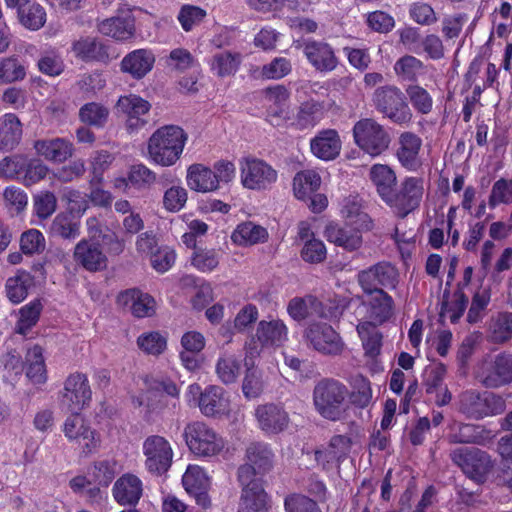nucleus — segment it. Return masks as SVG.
<instances>
[{"instance_id":"f257e3e1","label":"nucleus","mask_w":512,"mask_h":512,"mask_svg":"<svg viewBox=\"0 0 512 512\" xmlns=\"http://www.w3.org/2000/svg\"><path fill=\"white\" fill-rule=\"evenodd\" d=\"M248 463L238 468L237 476L242 493L238 512H266L268 495L258 475L268 472L273 466V452L267 444L252 443L246 450Z\"/></svg>"},{"instance_id":"f03ea898","label":"nucleus","mask_w":512,"mask_h":512,"mask_svg":"<svg viewBox=\"0 0 512 512\" xmlns=\"http://www.w3.org/2000/svg\"><path fill=\"white\" fill-rule=\"evenodd\" d=\"M349 390L341 381L334 378H322L312 392L316 412L329 421L344 419L349 408Z\"/></svg>"},{"instance_id":"7ed1b4c3","label":"nucleus","mask_w":512,"mask_h":512,"mask_svg":"<svg viewBox=\"0 0 512 512\" xmlns=\"http://www.w3.org/2000/svg\"><path fill=\"white\" fill-rule=\"evenodd\" d=\"M187 139V133L179 126L160 127L149 138L148 155L160 166H172L180 159Z\"/></svg>"},{"instance_id":"20e7f679","label":"nucleus","mask_w":512,"mask_h":512,"mask_svg":"<svg viewBox=\"0 0 512 512\" xmlns=\"http://www.w3.org/2000/svg\"><path fill=\"white\" fill-rule=\"evenodd\" d=\"M506 402L503 397L492 392L466 390L459 396V411L469 419L481 420L504 412Z\"/></svg>"},{"instance_id":"39448f33","label":"nucleus","mask_w":512,"mask_h":512,"mask_svg":"<svg viewBox=\"0 0 512 512\" xmlns=\"http://www.w3.org/2000/svg\"><path fill=\"white\" fill-rule=\"evenodd\" d=\"M423 193V178L410 176L401 182L399 190L395 187L383 202L390 207L395 216L404 219L419 208Z\"/></svg>"},{"instance_id":"423d86ee","label":"nucleus","mask_w":512,"mask_h":512,"mask_svg":"<svg viewBox=\"0 0 512 512\" xmlns=\"http://www.w3.org/2000/svg\"><path fill=\"white\" fill-rule=\"evenodd\" d=\"M183 436L189 450L200 457L215 456L225 446L223 438L206 423L200 421L187 424Z\"/></svg>"},{"instance_id":"0eeeda50","label":"nucleus","mask_w":512,"mask_h":512,"mask_svg":"<svg viewBox=\"0 0 512 512\" xmlns=\"http://www.w3.org/2000/svg\"><path fill=\"white\" fill-rule=\"evenodd\" d=\"M353 138L356 145L372 157L381 155L391 142L389 133L372 118H363L354 124Z\"/></svg>"},{"instance_id":"6e6552de","label":"nucleus","mask_w":512,"mask_h":512,"mask_svg":"<svg viewBox=\"0 0 512 512\" xmlns=\"http://www.w3.org/2000/svg\"><path fill=\"white\" fill-rule=\"evenodd\" d=\"M373 103L378 112L396 124L408 123L412 118L405 95L396 86L377 88L373 94Z\"/></svg>"},{"instance_id":"1a4fd4ad","label":"nucleus","mask_w":512,"mask_h":512,"mask_svg":"<svg viewBox=\"0 0 512 512\" xmlns=\"http://www.w3.org/2000/svg\"><path fill=\"white\" fill-rule=\"evenodd\" d=\"M400 274L395 265L389 261H380L360 270L357 273V283L364 293L393 290L399 283Z\"/></svg>"},{"instance_id":"9d476101","label":"nucleus","mask_w":512,"mask_h":512,"mask_svg":"<svg viewBox=\"0 0 512 512\" xmlns=\"http://www.w3.org/2000/svg\"><path fill=\"white\" fill-rule=\"evenodd\" d=\"M450 458L469 478L478 482H483L493 468L490 455L475 447L454 449Z\"/></svg>"},{"instance_id":"9b49d317","label":"nucleus","mask_w":512,"mask_h":512,"mask_svg":"<svg viewBox=\"0 0 512 512\" xmlns=\"http://www.w3.org/2000/svg\"><path fill=\"white\" fill-rule=\"evenodd\" d=\"M307 343L324 355H339L344 349V342L339 333L328 323L313 322L304 331Z\"/></svg>"},{"instance_id":"f8f14e48","label":"nucleus","mask_w":512,"mask_h":512,"mask_svg":"<svg viewBox=\"0 0 512 512\" xmlns=\"http://www.w3.org/2000/svg\"><path fill=\"white\" fill-rule=\"evenodd\" d=\"M241 182L251 190H266L277 181V171L264 160L248 157L240 162Z\"/></svg>"},{"instance_id":"ddd939ff","label":"nucleus","mask_w":512,"mask_h":512,"mask_svg":"<svg viewBox=\"0 0 512 512\" xmlns=\"http://www.w3.org/2000/svg\"><path fill=\"white\" fill-rule=\"evenodd\" d=\"M145 467L153 475H162L169 470L173 459V450L167 439L160 435L148 436L143 442Z\"/></svg>"},{"instance_id":"4468645a","label":"nucleus","mask_w":512,"mask_h":512,"mask_svg":"<svg viewBox=\"0 0 512 512\" xmlns=\"http://www.w3.org/2000/svg\"><path fill=\"white\" fill-rule=\"evenodd\" d=\"M92 391L85 374L75 372L64 382L60 404L69 412H81L89 404Z\"/></svg>"},{"instance_id":"2eb2a0df","label":"nucleus","mask_w":512,"mask_h":512,"mask_svg":"<svg viewBox=\"0 0 512 512\" xmlns=\"http://www.w3.org/2000/svg\"><path fill=\"white\" fill-rule=\"evenodd\" d=\"M480 383L486 388H499L512 382V354L500 353L479 375Z\"/></svg>"},{"instance_id":"dca6fc26","label":"nucleus","mask_w":512,"mask_h":512,"mask_svg":"<svg viewBox=\"0 0 512 512\" xmlns=\"http://www.w3.org/2000/svg\"><path fill=\"white\" fill-rule=\"evenodd\" d=\"M302 51L309 64L318 72H331L338 65L334 49L324 41L305 40Z\"/></svg>"},{"instance_id":"f3484780","label":"nucleus","mask_w":512,"mask_h":512,"mask_svg":"<svg viewBox=\"0 0 512 512\" xmlns=\"http://www.w3.org/2000/svg\"><path fill=\"white\" fill-rule=\"evenodd\" d=\"M189 390L193 394L200 393L198 406L200 411L207 417L225 414L229 410V400L225 390L216 385H211L200 392V386L190 385Z\"/></svg>"},{"instance_id":"a211bd4d","label":"nucleus","mask_w":512,"mask_h":512,"mask_svg":"<svg viewBox=\"0 0 512 512\" xmlns=\"http://www.w3.org/2000/svg\"><path fill=\"white\" fill-rule=\"evenodd\" d=\"M73 257L77 264L90 272L101 271L107 267L108 260L101 245L92 240H80L74 248Z\"/></svg>"},{"instance_id":"6ab92c4d","label":"nucleus","mask_w":512,"mask_h":512,"mask_svg":"<svg viewBox=\"0 0 512 512\" xmlns=\"http://www.w3.org/2000/svg\"><path fill=\"white\" fill-rule=\"evenodd\" d=\"M422 139L413 132H403L398 138L396 157L403 168L415 172L422 166L420 150Z\"/></svg>"},{"instance_id":"aec40b11","label":"nucleus","mask_w":512,"mask_h":512,"mask_svg":"<svg viewBox=\"0 0 512 512\" xmlns=\"http://www.w3.org/2000/svg\"><path fill=\"white\" fill-rule=\"evenodd\" d=\"M447 440L451 444L483 445L491 438L484 426L472 423L453 422L448 427Z\"/></svg>"},{"instance_id":"412c9836","label":"nucleus","mask_w":512,"mask_h":512,"mask_svg":"<svg viewBox=\"0 0 512 512\" xmlns=\"http://www.w3.org/2000/svg\"><path fill=\"white\" fill-rule=\"evenodd\" d=\"M259 427L266 433L277 434L287 428L289 415L280 404L267 403L255 410Z\"/></svg>"},{"instance_id":"4be33fe9","label":"nucleus","mask_w":512,"mask_h":512,"mask_svg":"<svg viewBox=\"0 0 512 512\" xmlns=\"http://www.w3.org/2000/svg\"><path fill=\"white\" fill-rule=\"evenodd\" d=\"M369 296L363 305L367 306V317L372 326H378L386 322L393 315L394 301L386 291L365 293Z\"/></svg>"},{"instance_id":"5701e85b","label":"nucleus","mask_w":512,"mask_h":512,"mask_svg":"<svg viewBox=\"0 0 512 512\" xmlns=\"http://www.w3.org/2000/svg\"><path fill=\"white\" fill-rule=\"evenodd\" d=\"M117 303L124 308H129L131 313L137 318L149 317L155 312L153 297L147 293H142L136 288L119 293Z\"/></svg>"},{"instance_id":"b1692460","label":"nucleus","mask_w":512,"mask_h":512,"mask_svg":"<svg viewBox=\"0 0 512 512\" xmlns=\"http://www.w3.org/2000/svg\"><path fill=\"white\" fill-rule=\"evenodd\" d=\"M155 55L149 49H136L129 52L121 61V70L134 79H142L152 69Z\"/></svg>"},{"instance_id":"393cba45","label":"nucleus","mask_w":512,"mask_h":512,"mask_svg":"<svg viewBox=\"0 0 512 512\" xmlns=\"http://www.w3.org/2000/svg\"><path fill=\"white\" fill-rule=\"evenodd\" d=\"M36 153L54 163H63L73 154V144L65 138L40 139L33 145Z\"/></svg>"},{"instance_id":"a878e982","label":"nucleus","mask_w":512,"mask_h":512,"mask_svg":"<svg viewBox=\"0 0 512 512\" xmlns=\"http://www.w3.org/2000/svg\"><path fill=\"white\" fill-rule=\"evenodd\" d=\"M142 482L133 474L122 475L113 486V496L120 505L134 506L142 496Z\"/></svg>"},{"instance_id":"bb28decb","label":"nucleus","mask_w":512,"mask_h":512,"mask_svg":"<svg viewBox=\"0 0 512 512\" xmlns=\"http://www.w3.org/2000/svg\"><path fill=\"white\" fill-rule=\"evenodd\" d=\"M360 229L362 228L358 226H341L339 224L330 223L326 226L325 235L329 242L343 247L348 251H353L358 249L362 243Z\"/></svg>"},{"instance_id":"cd10ccee","label":"nucleus","mask_w":512,"mask_h":512,"mask_svg":"<svg viewBox=\"0 0 512 512\" xmlns=\"http://www.w3.org/2000/svg\"><path fill=\"white\" fill-rule=\"evenodd\" d=\"M312 153L322 160L335 159L341 150V140L336 130H323L310 143Z\"/></svg>"},{"instance_id":"c85d7f7f","label":"nucleus","mask_w":512,"mask_h":512,"mask_svg":"<svg viewBox=\"0 0 512 512\" xmlns=\"http://www.w3.org/2000/svg\"><path fill=\"white\" fill-rule=\"evenodd\" d=\"M262 346H282L288 339V328L280 319L261 320L255 334Z\"/></svg>"},{"instance_id":"c756f323","label":"nucleus","mask_w":512,"mask_h":512,"mask_svg":"<svg viewBox=\"0 0 512 512\" xmlns=\"http://www.w3.org/2000/svg\"><path fill=\"white\" fill-rule=\"evenodd\" d=\"M22 134V123L14 113L0 117V151L14 150L20 144Z\"/></svg>"},{"instance_id":"7c9ffc66","label":"nucleus","mask_w":512,"mask_h":512,"mask_svg":"<svg viewBox=\"0 0 512 512\" xmlns=\"http://www.w3.org/2000/svg\"><path fill=\"white\" fill-rule=\"evenodd\" d=\"M186 180L189 188L196 192L207 193L218 189L213 170L203 164L190 165Z\"/></svg>"},{"instance_id":"2f4dec72","label":"nucleus","mask_w":512,"mask_h":512,"mask_svg":"<svg viewBox=\"0 0 512 512\" xmlns=\"http://www.w3.org/2000/svg\"><path fill=\"white\" fill-rule=\"evenodd\" d=\"M98 31L116 40H127L134 34V20L130 15L113 16L98 24Z\"/></svg>"},{"instance_id":"473e14b6","label":"nucleus","mask_w":512,"mask_h":512,"mask_svg":"<svg viewBox=\"0 0 512 512\" xmlns=\"http://www.w3.org/2000/svg\"><path fill=\"white\" fill-rule=\"evenodd\" d=\"M156 181V174L144 164L132 165L126 178H119L115 181V187L126 189L133 187L138 190H145L151 187Z\"/></svg>"},{"instance_id":"72a5a7b5","label":"nucleus","mask_w":512,"mask_h":512,"mask_svg":"<svg viewBox=\"0 0 512 512\" xmlns=\"http://www.w3.org/2000/svg\"><path fill=\"white\" fill-rule=\"evenodd\" d=\"M369 177L382 201L392 193L397 185L394 170L385 164H374L370 168Z\"/></svg>"},{"instance_id":"f704fd0d","label":"nucleus","mask_w":512,"mask_h":512,"mask_svg":"<svg viewBox=\"0 0 512 512\" xmlns=\"http://www.w3.org/2000/svg\"><path fill=\"white\" fill-rule=\"evenodd\" d=\"M73 52L83 61L105 62L109 59L106 45L96 38H83L73 44Z\"/></svg>"},{"instance_id":"c9c22d12","label":"nucleus","mask_w":512,"mask_h":512,"mask_svg":"<svg viewBox=\"0 0 512 512\" xmlns=\"http://www.w3.org/2000/svg\"><path fill=\"white\" fill-rule=\"evenodd\" d=\"M17 16L21 25L32 31L39 30L46 23V11L35 0H24Z\"/></svg>"},{"instance_id":"e433bc0d","label":"nucleus","mask_w":512,"mask_h":512,"mask_svg":"<svg viewBox=\"0 0 512 512\" xmlns=\"http://www.w3.org/2000/svg\"><path fill=\"white\" fill-rule=\"evenodd\" d=\"M150 107L148 101L135 94L121 96L116 104L117 110L129 118L131 127L138 124L140 116L148 113Z\"/></svg>"},{"instance_id":"4c0bfd02","label":"nucleus","mask_w":512,"mask_h":512,"mask_svg":"<svg viewBox=\"0 0 512 512\" xmlns=\"http://www.w3.org/2000/svg\"><path fill=\"white\" fill-rule=\"evenodd\" d=\"M25 373L35 384L46 382L47 372L41 346L34 345L32 348L28 349L25 356Z\"/></svg>"},{"instance_id":"58836bf2","label":"nucleus","mask_w":512,"mask_h":512,"mask_svg":"<svg viewBox=\"0 0 512 512\" xmlns=\"http://www.w3.org/2000/svg\"><path fill=\"white\" fill-rule=\"evenodd\" d=\"M33 286V278L28 272L21 271L15 276L9 277L5 283L6 296L13 304L21 303Z\"/></svg>"},{"instance_id":"ea45409f","label":"nucleus","mask_w":512,"mask_h":512,"mask_svg":"<svg viewBox=\"0 0 512 512\" xmlns=\"http://www.w3.org/2000/svg\"><path fill=\"white\" fill-rule=\"evenodd\" d=\"M267 238L268 232L266 228L251 221L239 224L232 234L234 243L245 246L263 243Z\"/></svg>"},{"instance_id":"a19ab883","label":"nucleus","mask_w":512,"mask_h":512,"mask_svg":"<svg viewBox=\"0 0 512 512\" xmlns=\"http://www.w3.org/2000/svg\"><path fill=\"white\" fill-rule=\"evenodd\" d=\"M43 304L41 299L35 298L19 309L16 322V332L26 335L39 321Z\"/></svg>"},{"instance_id":"79ce46f5","label":"nucleus","mask_w":512,"mask_h":512,"mask_svg":"<svg viewBox=\"0 0 512 512\" xmlns=\"http://www.w3.org/2000/svg\"><path fill=\"white\" fill-rule=\"evenodd\" d=\"M49 232L53 237L75 239L80 234V222L74 215L62 212L53 219Z\"/></svg>"},{"instance_id":"37998d69","label":"nucleus","mask_w":512,"mask_h":512,"mask_svg":"<svg viewBox=\"0 0 512 512\" xmlns=\"http://www.w3.org/2000/svg\"><path fill=\"white\" fill-rule=\"evenodd\" d=\"M321 185V177L314 170H304L296 173L293 179L295 196L300 200H306L308 196L316 192Z\"/></svg>"},{"instance_id":"c03bdc74","label":"nucleus","mask_w":512,"mask_h":512,"mask_svg":"<svg viewBox=\"0 0 512 512\" xmlns=\"http://www.w3.org/2000/svg\"><path fill=\"white\" fill-rule=\"evenodd\" d=\"M424 63L412 55L400 57L394 64L396 75L403 81L417 82L418 77L425 73Z\"/></svg>"},{"instance_id":"a18cd8bd","label":"nucleus","mask_w":512,"mask_h":512,"mask_svg":"<svg viewBox=\"0 0 512 512\" xmlns=\"http://www.w3.org/2000/svg\"><path fill=\"white\" fill-rule=\"evenodd\" d=\"M341 214L350 224L363 229L371 228V219L368 214L362 211L361 203L357 197L349 196L342 202Z\"/></svg>"},{"instance_id":"49530a36","label":"nucleus","mask_w":512,"mask_h":512,"mask_svg":"<svg viewBox=\"0 0 512 512\" xmlns=\"http://www.w3.org/2000/svg\"><path fill=\"white\" fill-rule=\"evenodd\" d=\"M78 115L82 123L95 128H103L108 121L109 110L100 103L89 102L79 109Z\"/></svg>"},{"instance_id":"de8ad7c7","label":"nucleus","mask_w":512,"mask_h":512,"mask_svg":"<svg viewBox=\"0 0 512 512\" xmlns=\"http://www.w3.org/2000/svg\"><path fill=\"white\" fill-rule=\"evenodd\" d=\"M240 63L241 56L239 53L220 51L213 55L211 69L218 76L225 77L234 74L237 71Z\"/></svg>"},{"instance_id":"09e8293b","label":"nucleus","mask_w":512,"mask_h":512,"mask_svg":"<svg viewBox=\"0 0 512 512\" xmlns=\"http://www.w3.org/2000/svg\"><path fill=\"white\" fill-rule=\"evenodd\" d=\"M323 104L310 100L301 104L296 116V124L300 129L315 126L323 118Z\"/></svg>"},{"instance_id":"8fccbe9b","label":"nucleus","mask_w":512,"mask_h":512,"mask_svg":"<svg viewBox=\"0 0 512 512\" xmlns=\"http://www.w3.org/2000/svg\"><path fill=\"white\" fill-rule=\"evenodd\" d=\"M240 370L241 363L234 355L219 357L215 365L218 379L226 385L236 382Z\"/></svg>"},{"instance_id":"3c124183","label":"nucleus","mask_w":512,"mask_h":512,"mask_svg":"<svg viewBox=\"0 0 512 512\" xmlns=\"http://www.w3.org/2000/svg\"><path fill=\"white\" fill-rule=\"evenodd\" d=\"M376 326L371 323H361L357 326V332L362 339L365 353L370 357H375L380 353L381 334L375 330Z\"/></svg>"},{"instance_id":"603ef678","label":"nucleus","mask_w":512,"mask_h":512,"mask_svg":"<svg viewBox=\"0 0 512 512\" xmlns=\"http://www.w3.org/2000/svg\"><path fill=\"white\" fill-rule=\"evenodd\" d=\"M320 302L316 297L308 295L305 297H294L287 305L289 316L295 321H302L309 317L310 310L318 306Z\"/></svg>"},{"instance_id":"864d4df0","label":"nucleus","mask_w":512,"mask_h":512,"mask_svg":"<svg viewBox=\"0 0 512 512\" xmlns=\"http://www.w3.org/2000/svg\"><path fill=\"white\" fill-rule=\"evenodd\" d=\"M492 339L497 343L508 341L512 337V312H501L491 320Z\"/></svg>"},{"instance_id":"5fc2aeb1","label":"nucleus","mask_w":512,"mask_h":512,"mask_svg":"<svg viewBox=\"0 0 512 512\" xmlns=\"http://www.w3.org/2000/svg\"><path fill=\"white\" fill-rule=\"evenodd\" d=\"M182 483L188 493L197 492L208 488L209 479L203 468L189 465L182 477Z\"/></svg>"},{"instance_id":"6e6d98bb","label":"nucleus","mask_w":512,"mask_h":512,"mask_svg":"<svg viewBox=\"0 0 512 512\" xmlns=\"http://www.w3.org/2000/svg\"><path fill=\"white\" fill-rule=\"evenodd\" d=\"M207 16L206 10L199 6L185 4L180 8L177 19L186 32L200 25Z\"/></svg>"},{"instance_id":"4d7b16f0","label":"nucleus","mask_w":512,"mask_h":512,"mask_svg":"<svg viewBox=\"0 0 512 512\" xmlns=\"http://www.w3.org/2000/svg\"><path fill=\"white\" fill-rule=\"evenodd\" d=\"M406 93L413 108L420 114H429L433 108V99L426 89L419 85H409Z\"/></svg>"},{"instance_id":"13d9d810","label":"nucleus","mask_w":512,"mask_h":512,"mask_svg":"<svg viewBox=\"0 0 512 512\" xmlns=\"http://www.w3.org/2000/svg\"><path fill=\"white\" fill-rule=\"evenodd\" d=\"M26 157L23 154H13L0 160V178L20 180L23 167L26 163Z\"/></svg>"},{"instance_id":"bf43d9fd","label":"nucleus","mask_w":512,"mask_h":512,"mask_svg":"<svg viewBox=\"0 0 512 512\" xmlns=\"http://www.w3.org/2000/svg\"><path fill=\"white\" fill-rule=\"evenodd\" d=\"M284 508L285 512H322L316 500L299 493L286 496Z\"/></svg>"},{"instance_id":"052dcab7","label":"nucleus","mask_w":512,"mask_h":512,"mask_svg":"<svg viewBox=\"0 0 512 512\" xmlns=\"http://www.w3.org/2000/svg\"><path fill=\"white\" fill-rule=\"evenodd\" d=\"M115 474V462L110 460L95 462L89 472L93 483L103 487H107L113 481Z\"/></svg>"},{"instance_id":"680f3d73","label":"nucleus","mask_w":512,"mask_h":512,"mask_svg":"<svg viewBox=\"0 0 512 512\" xmlns=\"http://www.w3.org/2000/svg\"><path fill=\"white\" fill-rule=\"evenodd\" d=\"M137 345L146 354L159 355L166 349L167 341L159 332L153 331L141 334Z\"/></svg>"},{"instance_id":"e2e57ef3","label":"nucleus","mask_w":512,"mask_h":512,"mask_svg":"<svg viewBox=\"0 0 512 512\" xmlns=\"http://www.w3.org/2000/svg\"><path fill=\"white\" fill-rule=\"evenodd\" d=\"M48 171V167L40 159H29L26 157V163L20 180L26 186H30L44 179Z\"/></svg>"},{"instance_id":"0e129e2a","label":"nucleus","mask_w":512,"mask_h":512,"mask_svg":"<svg viewBox=\"0 0 512 512\" xmlns=\"http://www.w3.org/2000/svg\"><path fill=\"white\" fill-rule=\"evenodd\" d=\"M72 414L67 417L64 422L63 432L65 436L71 441H80L81 436L87 435L90 427L87 425L85 419L81 416L80 412H71Z\"/></svg>"},{"instance_id":"69168bd1","label":"nucleus","mask_w":512,"mask_h":512,"mask_svg":"<svg viewBox=\"0 0 512 512\" xmlns=\"http://www.w3.org/2000/svg\"><path fill=\"white\" fill-rule=\"evenodd\" d=\"M25 75V67L16 58L0 61V81L12 83L24 79Z\"/></svg>"},{"instance_id":"338daca9","label":"nucleus","mask_w":512,"mask_h":512,"mask_svg":"<svg viewBox=\"0 0 512 512\" xmlns=\"http://www.w3.org/2000/svg\"><path fill=\"white\" fill-rule=\"evenodd\" d=\"M292 70L289 59L285 57H276L268 64L263 65L261 75L266 79L278 80L287 76Z\"/></svg>"},{"instance_id":"774afa93","label":"nucleus","mask_w":512,"mask_h":512,"mask_svg":"<svg viewBox=\"0 0 512 512\" xmlns=\"http://www.w3.org/2000/svg\"><path fill=\"white\" fill-rule=\"evenodd\" d=\"M512 202V180L501 178L497 180L492 187L489 196V205L494 208L500 203L508 204Z\"/></svg>"}]
</instances>
